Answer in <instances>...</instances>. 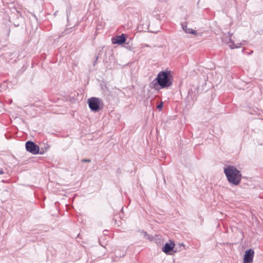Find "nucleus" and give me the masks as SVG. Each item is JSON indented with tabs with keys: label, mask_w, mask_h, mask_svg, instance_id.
Wrapping results in <instances>:
<instances>
[{
	"label": "nucleus",
	"mask_w": 263,
	"mask_h": 263,
	"mask_svg": "<svg viewBox=\"0 0 263 263\" xmlns=\"http://www.w3.org/2000/svg\"><path fill=\"white\" fill-rule=\"evenodd\" d=\"M175 244L172 241L170 243H166L162 248V251L166 254L169 253L174 248Z\"/></svg>",
	"instance_id": "0eeeda50"
},
{
	"label": "nucleus",
	"mask_w": 263,
	"mask_h": 263,
	"mask_svg": "<svg viewBox=\"0 0 263 263\" xmlns=\"http://www.w3.org/2000/svg\"><path fill=\"white\" fill-rule=\"evenodd\" d=\"M182 28L183 31L187 33L196 34V31L192 28H188L185 25L182 24Z\"/></svg>",
	"instance_id": "6e6552de"
},
{
	"label": "nucleus",
	"mask_w": 263,
	"mask_h": 263,
	"mask_svg": "<svg viewBox=\"0 0 263 263\" xmlns=\"http://www.w3.org/2000/svg\"><path fill=\"white\" fill-rule=\"evenodd\" d=\"M101 100L98 98L92 97L88 99V103L89 108L92 111H97L100 108Z\"/></svg>",
	"instance_id": "7ed1b4c3"
},
{
	"label": "nucleus",
	"mask_w": 263,
	"mask_h": 263,
	"mask_svg": "<svg viewBox=\"0 0 263 263\" xmlns=\"http://www.w3.org/2000/svg\"><path fill=\"white\" fill-rule=\"evenodd\" d=\"M98 59V57H97L96 58V61H95V63L93 64V65H95V63H96V62H97V61Z\"/></svg>",
	"instance_id": "ddd939ff"
},
{
	"label": "nucleus",
	"mask_w": 263,
	"mask_h": 263,
	"mask_svg": "<svg viewBox=\"0 0 263 263\" xmlns=\"http://www.w3.org/2000/svg\"><path fill=\"white\" fill-rule=\"evenodd\" d=\"M254 252L252 249L247 250L243 258V263H252Z\"/></svg>",
	"instance_id": "39448f33"
},
{
	"label": "nucleus",
	"mask_w": 263,
	"mask_h": 263,
	"mask_svg": "<svg viewBox=\"0 0 263 263\" xmlns=\"http://www.w3.org/2000/svg\"><path fill=\"white\" fill-rule=\"evenodd\" d=\"M125 41L126 38L124 34H122L112 39V43L114 44L121 45L125 43Z\"/></svg>",
	"instance_id": "423d86ee"
},
{
	"label": "nucleus",
	"mask_w": 263,
	"mask_h": 263,
	"mask_svg": "<svg viewBox=\"0 0 263 263\" xmlns=\"http://www.w3.org/2000/svg\"><path fill=\"white\" fill-rule=\"evenodd\" d=\"M227 180L229 182L233 185H238L241 180V174L235 167L229 165L224 169Z\"/></svg>",
	"instance_id": "f03ea898"
},
{
	"label": "nucleus",
	"mask_w": 263,
	"mask_h": 263,
	"mask_svg": "<svg viewBox=\"0 0 263 263\" xmlns=\"http://www.w3.org/2000/svg\"><path fill=\"white\" fill-rule=\"evenodd\" d=\"M172 76L170 71H161L150 84L152 88L156 90L160 88H168L172 85Z\"/></svg>",
	"instance_id": "f257e3e1"
},
{
	"label": "nucleus",
	"mask_w": 263,
	"mask_h": 263,
	"mask_svg": "<svg viewBox=\"0 0 263 263\" xmlns=\"http://www.w3.org/2000/svg\"><path fill=\"white\" fill-rule=\"evenodd\" d=\"M162 106H163V103H161L157 106V108L159 109H161L162 108Z\"/></svg>",
	"instance_id": "9d476101"
},
{
	"label": "nucleus",
	"mask_w": 263,
	"mask_h": 263,
	"mask_svg": "<svg viewBox=\"0 0 263 263\" xmlns=\"http://www.w3.org/2000/svg\"><path fill=\"white\" fill-rule=\"evenodd\" d=\"M26 150L32 154L35 155L39 153V147L33 142L29 141L26 143Z\"/></svg>",
	"instance_id": "20e7f679"
},
{
	"label": "nucleus",
	"mask_w": 263,
	"mask_h": 263,
	"mask_svg": "<svg viewBox=\"0 0 263 263\" xmlns=\"http://www.w3.org/2000/svg\"><path fill=\"white\" fill-rule=\"evenodd\" d=\"M145 46L148 47V45H146Z\"/></svg>",
	"instance_id": "4468645a"
},
{
	"label": "nucleus",
	"mask_w": 263,
	"mask_h": 263,
	"mask_svg": "<svg viewBox=\"0 0 263 263\" xmlns=\"http://www.w3.org/2000/svg\"><path fill=\"white\" fill-rule=\"evenodd\" d=\"M229 47L231 49H234L235 48H237V46H235L234 44L233 43H232V44H230L229 45Z\"/></svg>",
	"instance_id": "1a4fd4ad"
},
{
	"label": "nucleus",
	"mask_w": 263,
	"mask_h": 263,
	"mask_svg": "<svg viewBox=\"0 0 263 263\" xmlns=\"http://www.w3.org/2000/svg\"><path fill=\"white\" fill-rule=\"evenodd\" d=\"M4 173L3 170L2 169H1L0 170V174L2 175V174H3Z\"/></svg>",
	"instance_id": "f8f14e48"
},
{
	"label": "nucleus",
	"mask_w": 263,
	"mask_h": 263,
	"mask_svg": "<svg viewBox=\"0 0 263 263\" xmlns=\"http://www.w3.org/2000/svg\"><path fill=\"white\" fill-rule=\"evenodd\" d=\"M82 162H90V159H83L82 160Z\"/></svg>",
	"instance_id": "9b49d317"
}]
</instances>
